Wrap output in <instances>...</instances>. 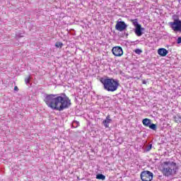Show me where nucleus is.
I'll use <instances>...</instances> for the list:
<instances>
[{
  "label": "nucleus",
  "instance_id": "nucleus-1",
  "mask_svg": "<svg viewBox=\"0 0 181 181\" xmlns=\"http://www.w3.org/2000/svg\"><path fill=\"white\" fill-rule=\"evenodd\" d=\"M44 101L49 108L57 111H64V110L69 108L71 105V101L66 95H47Z\"/></svg>",
  "mask_w": 181,
  "mask_h": 181
},
{
  "label": "nucleus",
  "instance_id": "nucleus-2",
  "mask_svg": "<svg viewBox=\"0 0 181 181\" xmlns=\"http://www.w3.org/2000/svg\"><path fill=\"white\" fill-rule=\"evenodd\" d=\"M160 169L163 176L170 177L179 172V165L173 160L167 159L161 163Z\"/></svg>",
  "mask_w": 181,
  "mask_h": 181
},
{
  "label": "nucleus",
  "instance_id": "nucleus-3",
  "mask_svg": "<svg viewBox=\"0 0 181 181\" xmlns=\"http://www.w3.org/2000/svg\"><path fill=\"white\" fill-rule=\"evenodd\" d=\"M100 83L103 85L104 90L111 93L117 91V90H118V87H119V82L118 80L112 78H102L100 79Z\"/></svg>",
  "mask_w": 181,
  "mask_h": 181
},
{
  "label": "nucleus",
  "instance_id": "nucleus-4",
  "mask_svg": "<svg viewBox=\"0 0 181 181\" xmlns=\"http://www.w3.org/2000/svg\"><path fill=\"white\" fill-rule=\"evenodd\" d=\"M170 26L174 32L181 33V21L179 19L174 20V22L170 23Z\"/></svg>",
  "mask_w": 181,
  "mask_h": 181
},
{
  "label": "nucleus",
  "instance_id": "nucleus-5",
  "mask_svg": "<svg viewBox=\"0 0 181 181\" xmlns=\"http://www.w3.org/2000/svg\"><path fill=\"white\" fill-rule=\"evenodd\" d=\"M141 179L142 181H152L153 179V173L151 171H143L141 173Z\"/></svg>",
  "mask_w": 181,
  "mask_h": 181
},
{
  "label": "nucleus",
  "instance_id": "nucleus-6",
  "mask_svg": "<svg viewBox=\"0 0 181 181\" xmlns=\"http://www.w3.org/2000/svg\"><path fill=\"white\" fill-rule=\"evenodd\" d=\"M112 53L114 56H116V57H119L124 54V51L121 47H114L112 49Z\"/></svg>",
  "mask_w": 181,
  "mask_h": 181
},
{
  "label": "nucleus",
  "instance_id": "nucleus-7",
  "mask_svg": "<svg viewBox=\"0 0 181 181\" xmlns=\"http://www.w3.org/2000/svg\"><path fill=\"white\" fill-rule=\"evenodd\" d=\"M127 28V24L124 21H117L115 25L116 30H119V32H122L125 30Z\"/></svg>",
  "mask_w": 181,
  "mask_h": 181
},
{
  "label": "nucleus",
  "instance_id": "nucleus-8",
  "mask_svg": "<svg viewBox=\"0 0 181 181\" xmlns=\"http://www.w3.org/2000/svg\"><path fill=\"white\" fill-rule=\"evenodd\" d=\"M169 53V51L165 48H160L158 49V54L159 56H161V57H165Z\"/></svg>",
  "mask_w": 181,
  "mask_h": 181
},
{
  "label": "nucleus",
  "instance_id": "nucleus-9",
  "mask_svg": "<svg viewBox=\"0 0 181 181\" xmlns=\"http://www.w3.org/2000/svg\"><path fill=\"white\" fill-rule=\"evenodd\" d=\"M111 122H112V119H111L110 115H108L106 117V119L103 122V124H104V127L105 128H108V127H110V124H111Z\"/></svg>",
  "mask_w": 181,
  "mask_h": 181
},
{
  "label": "nucleus",
  "instance_id": "nucleus-10",
  "mask_svg": "<svg viewBox=\"0 0 181 181\" xmlns=\"http://www.w3.org/2000/svg\"><path fill=\"white\" fill-rule=\"evenodd\" d=\"M144 28H141V25H138L136 27L135 33L137 36H142V30H144Z\"/></svg>",
  "mask_w": 181,
  "mask_h": 181
},
{
  "label": "nucleus",
  "instance_id": "nucleus-11",
  "mask_svg": "<svg viewBox=\"0 0 181 181\" xmlns=\"http://www.w3.org/2000/svg\"><path fill=\"white\" fill-rule=\"evenodd\" d=\"M142 122L144 127H149V125H151V119L148 118L144 119Z\"/></svg>",
  "mask_w": 181,
  "mask_h": 181
},
{
  "label": "nucleus",
  "instance_id": "nucleus-12",
  "mask_svg": "<svg viewBox=\"0 0 181 181\" xmlns=\"http://www.w3.org/2000/svg\"><path fill=\"white\" fill-rule=\"evenodd\" d=\"M96 179H98V180H105V175L103 174H98L96 175Z\"/></svg>",
  "mask_w": 181,
  "mask_h": 181
},
{
  "label": "nucleus",
  "instance_id": "nucleus-13",
  "mask_svg": "<svg viewBox=\"0 0 181 181\" xmlns=\"http://www.w3.org/2000/svg\"><path fill=\"white\" fill-rule=\"evenodd\" d=\"M148 128H150V129H153V131H156V124L151 123Z\"/></svg>",
  "mask_w": 181,
  "mask_h": 181
},
{
  "label": "nucleus",
  "instance_id": "nucleus-14",
  "mask_svg": "<svg viewBox=\"0 0 181 181\" xmlns=\"http://www.w3.org/2000/svg\"><path fill=\"white\" fill-rule=\"evenodd\" d=\"M55 47L62 49V47H63V44L62 42H56Z\"/></svg>",
  "mask_w": 181,
  "mask_h": 181
},
{
  "label": "nucleus",
  "instance_id": "nucleus-15",
  "mask_svg": "<svg viewBox=\"0 0 181 181\" xmlns=\"http://www.w3.org/2000/svg\"><path fill=\"white\" fill-rule=\"evenodd\" d=\"M133 25L135 26V28H138V26H141V24L138 23V21L136 20L133 21Z\"/></svg>",
  "mask_w": 181,
  "mask_h": 181
},
{
  "label": "nucleus",
  "instance_id": "nucleus-16",
  "mask_svg": "<svg viewBox=\"0 0 181 181\" xmlns=\"http://www.w3.org/2000/svg\"><path fill=\"white\" fill-rule=\"evenodd\" d=\"M134 53H136V54H141V53H142V49H136L134 50Z\"/></svg>",
  "mask_w": 181,
  "mask_h": 181
},
{
  "label": "nucleus",
  "instance_id": "nucleus-17",
  "mask_svg": "<svg viewBox=\"0 0 181 181\" xmlns=\"http://www.w3.org/2000/svg\"><path fill=\"white\" fill-rule=\"evenodd\" d=\"M30 80V77L26 78L25 79V84H28Z\"/></svg>",
  "mask_w": 181,
  "mask_h": 181
},
{
  "label": "nucleus",
  "instance_id": "nucleus-18",
  "mask_svg": "<svg viewBox=\"0 0 181 181\" xmlns=\"http://www.w3.org/2000/svg\"><path fill=\"white\" fill-rule=\"evenodd\" d=\"M177 43H178V45L181 43V37L177 38Z\"/></svg>",
  "mask_w": 181,
  "mask_h": 181
},
{
  "label": "nucleus",
  "instance_id": "nucleus-19",
  "mask_svg": "<svg viewBox=\"0 0 181 181\" xmlns=\"http://www.w3.org/2000/svg\"><path fill=\"white\" fill-rule=\"evenodd\" d=\"M152 149V144L149 145L148 148H147V151H150Z\"/></svg>",
  "mask_w": 181,
  "mask_h": 181
},
{
  "label": "nucleus",
  "instance_id": "nucleus-20",
  "mask_svg": "<svg viewBox=\"0 0 181 181\" xmlns=\"http://www.w3.org/2000/svg\"><path fill=\"white\" fill-rule=\"evenodd\" d=\"M19 88H18V86L14 87V91H18Z\"/></svg>",
  "mask_w": 181,
  "mask_h": 181
},
{
  "label": "nucleus",
  "instance_id": "nucleus-21",
  "mask_svg": "<svg viewBox=\"0 0 181 181\" xmlns=\"http://www.w3.org/2000/svg\"><path fill=\"white\" fill-rule=\"evenodd\" d=\"M18 37H23V35H17Z\"/></svg>",
  "mask_w": 181,
  "mask_h": 181
},
{
  "label": "nucleus",
  "instance_id": "nucleus-22",
  "mask_svg": "<svg viewBox=\"0 0 181 181\" xmlns=\"http://www.w3.org/2000/svg\"><path fill=\"white\" fill-rule=\"evenodd\" d=\"M143 84H146V81H143Z\"/></svg>",
  "mask_w": 181,
  "mask_h": 181
},
{
  "label": "nucleus",
  "instance_id": "nucleus-23",
  "mask_svg": "<svg viewBox=\"0 0 181 181\" xmlns=\"http://www.w3.org/2000/svg\"><path fill=\"white\" fill-rule=\"evenodd\" d=\"M74 124H78V122H74Z\"/></svg>",
  "mask_w": 181,
  "mask_h": 181
},
{
  "label": "nucleus",
  "instance_id": "nucleus-24",
  "mask_svg": "<svg viewBox=\"0 0 181 181\" xmlns=\"http://www.w3.org/2000/svg\"><path fill=\"white\" fill-rule=\"evenodd\" d=\"M179 119H180V122H181V118L180 117H179Z\"/></svg>",
  "mask_w": 181,
  "mask_h": 181
}]
</instances>
